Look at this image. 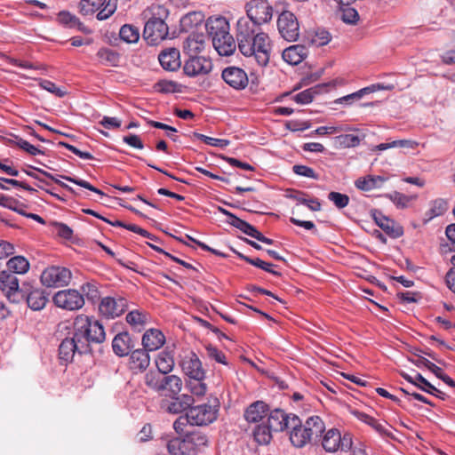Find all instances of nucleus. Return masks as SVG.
Returning <instances> with one entry per match:
<instances>
[{"instance_id":"1","label":"nucleus","mask_w":455,"mask_h":455,"mask_svg":"<svg viewBox=\"0 0 455 455\" xmlns=\"http://www.w3.org/2000/svg\"><path fill=\"white\" fill-rule=\"evenodd\" d=\"M105 339L102 324L86 315H78L73 323L72 336L63 339L59 347L60 360L67 364L72 362L76 353H91V343H101Z\"/></svg>"},{"instance_id":"2","label":"nucleus","mask_w":455,"mask_h":455,"mask_svg":"<svg viewBox=\"0 0 455 455\" xmlns=\"http://www.w3.org/2000/svg\"><path fill=\"white\" fill-rule=\"evenodd\" d=\"M236 40L240 52L253 57L257 63L265 67L269 61L271 44L267 34L261 31L250 19L240 18L236 23Z\"/></svg>"},{"instance_id":"3","label":"nucleus","mask_w":455,"mask_h":455,"mask_svg":"<svg viewBox=\"0 0 455 455\" xmlns=\"http://www.w3.org/2000/svg\"><path fill=\"white\" fill-rule=\"evenodd\" d=\"M168 14V10L160 4H152L142 12L144 19H148L143 37L148 44H156L168 36L169 28L164 21Z\"/></svg>"},{"instance_id":"4","label":"nucleus","mask_w":455,"mask_h":455,"mask_svg":"<svg viewBox=\"0 0 455 455\" xmlns=\"http://www.w3.org/2000/svg\"><path fill=\"white\" fill-rule=\"evenodd\" d=\"M26 285L22 283L20 286L19 279L13 273L6 270L0 272V290L10 302L19 304L23 301Z\"/></svg>"},{"instance_id":"5","label":"nucleus","mask_w":455,"mask_h":455,"mask_svg":"<svg viewBox=\"0 0 455 455\" xmlns=\"http://www.w3.org/2000/svg\"><path fill=\"white\" fill-rule=\"evenodd\" d=\"M80 12L83 15H92L99 11L97 19H108L116 10V0H81Z\"/></svg>"},{"instance_id":"6","label":"nucleus","mask_w":455,"mask_h":455,"mask_svg":"<svg viewBox=\"0 0 455 455\" xmlns=\"http://www.w3.org/2000/svg\"><path fill=\"white\" fill-rule=\"evenodd\" d=\"M219 403L215 400L214 404L204 403L196 406H190L188 411V419L193 426H206L217 419Z\"/></svg>"},{"instance_id":"7","label":"nucleus","mask_w":455,"mask_h":455,"mask_svg":"<svg viewBox=\"0 0 455 455\" xmlns=\"http://www.w3.org/2000/svg\"><path fill=\"white\" fill-rule=\"evenodd\" d=\"M247 16L255 24L259 27L267 23L273 17V7L267 0H251L246 4Z\"/></svg>"},{"instance_id":"8","label":"nucleus","mask_w":455,"mask_h":455,"mask_svg":"<svg viewBox=\"0 0 455 455\" xmlns=\"http://www.w3.org/2000/svg\"><path fill=\"white\" fill-rule=\"evenodd\" d=\"M277 28L281 36L289 42H294L299 36V25L297 17L290 11H283L277 19Z\"/></svg>"},{"instance_id":"9","label":"nucleus","mask_w":455,"mask_h":455,"mask_svg":"<svg viewBox=\"0 0 455 455\" xmlns=\"http://www.w3.org/2000/svg\"><path fill=\"white\" fill-rule=\"evenodd\" d=\"M71 271L63 267L52 266L45 268L41 275V282L46 287H61L69 283Z\"/></svg>"},{"instance_id":"10","label":"nucleus","mask_w":455,"mask_h":455,"mask_svg":"<svg viewBox=\"0 0 455 455\" xmlns=\"http://www.w3.org/2000/svg\"><path fill=\"white\" fill-rule=\"evenodd\" d=\"M322 446L327 452H336L339 450L347 451L352 447V439L349 435L341 436L336 428L326 431L322 438Z\"/></svg>"},{"instance_id":"11","label":"nucleus","mask_w":455,"mask_h":455,"mask_svg":"<svg viewBox=\"0 0 455 455\" xmlns=\"http://www.w3.org/2000/svg\"><path fill=\"white\" fill-rule=\"evenodd\" d=\"M128 308L126 299L116 296H107L101 299L99 305L100 315L107 319H114L123 315Z\"/></svg>"},{"instance_id":"12","label":"nucleus","mask_w":455,"mask_h":455,"mask_svg":"<svg viewBox=\"0 0 455 455\" xmlns=\"http://www.w3.org/2000/svg\"><path fill=\"white\" fill-rule=\"evenodd\" d=\"M53 302L58 307L77 310L84 305V299L78 291L68 289L58 291L53 297Z\"/></svg>"},{"instance_id":"13","label":"nucleus","mask_w":455,"mask_h":455,"mask_svg":"<svg viewBox=\"0 0 455 455\" xmlns=\"http://www.w3.org/2000/svg\"><path fill=\"white\" fill-rule=\"evenodd\" d=\"M212 68V61L200 56H190L183 67L184 73L191 77L207 75Z\"/></svg>"},{"instance_id":"14","label":"nucleus","mask_w":455,"mask_h":455,"mask_svg":"<svg viewBox=\"0 0 455 455\" xmlns=\"http://www.w3.org/2000/svg\"><path fill=\"white\" fill-rule=\"evenodd\" d=\"M221 76L229 86L235 90L244 89L249 83L246 72L235 66L224 68Z\"/></svg>"},{"instance_id":"15","label":"nucleus","mask_w":455,"mask_h":455,"mask_svg":"<svg viewBox=\"0 0 455 455\" xmlns=\"http://www.w3.org/2000/svg\"><path fill=\"white\" fill-rule=\"evenodd\" d=\"M180 367L189 379L205 378V371L202 367V363L193 352H190L181 359Z\"/></svg>"},{"instance_id":"16","label":"nucleus","mask_w":455,"mask_h":455,"mask_svg":"<svg viewBox=\"0 0 455 455\" xmlns=\"http://www.w3.org/2000/svg\"><path fill=\"white\" fill-rule=\"evenodd\" d=\"M372 217L376 224L391 238H398L403 235V227L383 215L379 211H373Z\"/></svg>"},{"instance_id":"17","label":"nucleus","mask_w":455,"mask_h":455,"mask_svg":"<svg viewBox=\"0 0 455 455\" xmlns=\"http://www.w3.org/2000/svg\"><path fill=\"white\" fill-rule=\"evenodd\" d=\"M27 301L28 307L32 310L43 309L47 301V296L44 290L39 288H32L28 284L26 285V292H24L23 301Z\"/></svg>"},{"instance_id":"18","label":"nucleus","mask_w":455,"mask_h":455,"mask_svg":"<svg viewBox=\"0 0 455 455\" xmlns=\"http://www.w3.org/2000/svg\"><path fill=\"white\" fill-rule=\"evenodd\" d=\"M288 429H291L290 440L295 447L302 448L309 443L307 437V433L297 415H295L294 418H291V421H290V427Z\"/></svg>"},{"instance_id":"19","label":"nucleus","mask_w":455,"mask_h":455,"mask_svg":"<svg viewBox=\"0 0 455 455\" xmlns=\"http://www.w3.org/2000/svg\"><path fill=\"white\" fill-rule=\"evenodd\" d=\"M186 449V455H195L201 451L208 444L207 436L201 432L186 434L183 437Z\"/></svg>"},{"instance_id":"20","label":"nucleus","mask_w":455,"mask_h":455,"mask_svg":"<svg viewBox=\"0 0 455 455\" xmlns=\"http://www.w3.org/2000/svg\"><path fill=\"white\" fill-rule=\"evenodd\" d=\"M171 401L164 403L162 406L169 413L179 414L190 408L195 400L192 395H181L170 396Z\"/></svg>"},{"instance_id":"21","label":"nucleus","mask_w":455,"mask_h":455,"mask_svg":"<svg viewBox=\"0 0 455 455\" xmlns=\"http://www.w3.org/2000/svg\"><path fill=\"white\" fill-rule=\"evenodd\" d=\"M295 414H287L283 410L275 409L270 411L267 425L275 432L283 431L290 427V421Z\"/></svg>"},{"instance_id":"22","label":"nucleus","mask_w":455,"mask_h":455,"mask_svg":"<svg viewBox=\"0 0 455 455\" xmlns=\"http://www.w3.org/2000/svg\"><path fill=\"white\" fill-rule=\"evenodd\" d=\"M206 30L213 42V39L224 36L229 32V24L224 17H211L206 22Z\"/></svg>"},{"instance_id":"23","label":"nucleus","mask_w":455,"mask_h":455,"mask_svg":"<svg viewBox=\"0 0 455 455\" xmlns=\"http://www.w3.org/2000/svg\"><path fill=\"white\" fill-rule=\"evenodd\" d=\"M158 60L163 68L168 71L177 70L180 67V51L176 48L164 50Z\"/></svg>"},{"instance_id":"24","label":"nucleus","mask_w":455,"mask_h":455,"mask_svg":"<svg viewBox=\"0 0 455 455\" xmlns=\"http://www.w3.org/2000/svg\"><path fill=\"white\" fill-rule=\"evenodd\" d=\"M150 363V357L145 349L132 351L129 358V367L133 372H142Z\"/></svg>"},{"instance_id":"25","label":"nucleus","mask_w":455,"mask_h":455,"mask_svg":"<svg viewBox=\"0 0 455 455\" xmlns=\"http://www.w3.org/2000/svg\"><path fill=\"white\" fill-rule=\"evenodd\" d=\"M165 342L164 335L156 329L148 330L142 337V345L146 351H156Z\"/></svg>"},{"instance_id":"26","label":"nucleus","mask_w":455,"mask_h":455,"mask_svg":"<svg viewBox=\"0 0 455 455\" xmlns=\"http://www.w3.org/2000/svg\"><path fill=\"white\" fill-rule=\"evenodd\" d=\"M303 425L307 433L308 443L317 441L325 430L324 423L319 416L309 417Z\"/></svg>"},{"instance_id":"27","label":"nucleus","mask_w":455,"mask_h":455,"mask_svg":"<svg viewBox=\"0 0 455 455\" xmlns=\"http://www.w3.org/2000/svg\"><path fill=\"white\" fill-rule=\"evenodd\" d=\"M182 388V380L176 375L163 376L162 383L156 386V392H167L169 396H176Z\"/></svg>"},{"instance_id":"28","label":"nucleus","mask_w":455,"mask_h":455,"mask_svg":"<svg viewBox=\"0 0 455 455\" xmlns=\"http://www.w3.org/2000/svg\"><path fill=\"white\" fill-rule=\"evenodd\" d=\"M307 49L301 44H295L286 48L282 54L283 60L291 64L298 65L307 56Z\"/></svg>"},{"instance_id":"29","label":"nucleus","mask_w":455,"mask_h":455,"mask_svg":"<svg viewBox=\"0 0 455 455\" xmlns=\"http://www.w3.org/2000/svg\"><path fill=\"white\" fill-rule=\"evenodd\" d=\"M132 347V339L128 332L118 333L113 339L112 348L118 356L127 355Z\"/></svg>"},{"instance_id":"30","label":"nucleus","mask_w":455,"mask_h":455,"mask_svg":"<svg viewBox=\"0 0 455 455\" xmlns=\"http://www.w3.org/2000/svg\"><path fill=\"white\" fill-rule=\"evenodd\" d=\"M204 48V40L203 35L191 34L183 44V51L190 56H196Z\"/></svg>"},{"instance_id":"31","label":"nucleus","mask_w":455,"mask_h":455,"mask_svg":"<svg viewBox=\"0 0 455 455\" xmlns=\"http://www.w3.org/2000/svg\"><path fill=\"white\" fill-rule=\"evenodd\" d=\"M212 45L221 56H229L233 54L236 47L235 42L229 32L227 35H224V36L213 39Z\"/></svg>"},{"instance_id":"32","label":"nucleus","mask_w":455,"mask_h":455,"mask_svg":"<svg viewBox=\"0 0 455 455\" xmlns=\"http://www.w3.org/2000/svg\"><path fill=\"white\" fill-rule=\"evenodd\" d=\"M267 411L268 405L262 401H257L247 408L244 418L248 422H258L267 415Z\"/></svg>"},{"instance_id":"33","label":"nucleus","mask_w":455,"mask_h":455,"mask_svg":"<svg viewBox=\"0 0 455 455\" xmlns=\"http://www.w3.org/2000/svg\"><path fill=\"white\" fill-rule=\"evenodd\" d=\"M173 351L164 349L156 358V365L161 374H168L174 367Z\"/></svg>"},{"instance_id":"34","label":"nucleus","mask_w":455,"mask_h":455,"mask_svg":"<svg viewBox=\"0 0 455 455\" xmlns=\"http://www.w3.org/2000/svg\"><path fill=\"white\" fill-rule=\"evenodd\" d=\"M387 178L383 176L367 175L357 179L355 186L363 191H370L374 188H381Z\"/></svg>"},{"instance_id":"35","label":"nucleus","mask_w":455,"mask_h":455,"mask_svg":"<svg viewBox=\"0 0 455 455\" xmlns=\"http://www.w3.org/2000/svg\"><path fill=\"white\" fill-rule=\"evenodd\" d=\"M7 269L6 271H10L11 273L16 274H26L29 269V262L23 256H15L11 258L7 261Z\"/></svg>"},{"instance_id":"36","label":"nucleus","mask_w":455,"mask_h":455,"mask_svg":"<svg viewBox=\"0 0 455 455\" xmlns=\"http://www.w3.org/2000/svg\"><path fill=\"white\" fill-rule=\"evenodd\" d=\"M448 209L447 202L443 198L433 200L429 204V209L426 212L427 220L429 221L435 217L443 215Z\"/></svg>"},{"instance_id":"37","label":"nucleus","mask_w":455,"mask_h":455,"mask_svg":"<svg viewBox=\"0 0 455 455\" xmlns=\"http://www.w3.org/2000/svg\"><path fill=\"white\" fill-rule=\"evenodd\" d=\"M148 320V315L140 310H132L126 315V322L133 328L140 330Z\"/></svg>"},{"instance_id":"38","label":"nucleus","mask_w":455,"mask_h":455,"mask_svg":"<svg viewBox=\"0 0 455 455\" xmlns=\"http://www.w3.org/2000/svg\"><path fill=\"white\" fill-rule=\"evenodd\" d=\"M273 429L268 425H258L253 430V436L259 444H267L272 439Z\"/></svg>"},{"instance_id":"39","label":"nucleus","mask_w":455,"mask_h":455,"mask_svg":"<svg viewBox=\"0 0 455 455\" xmlns=\"http://www.w3.org/2000/svg\"><path fill=\"white\" fill-rule=\"evenodd\" d=\"M119 36L128 44L137 43L140 38V31L138 28L125 24L120 28Z\"/></svg>"},{"instance_id":"40","label":"nucleus","mask_w":455,"mask_h":455,"mask_svg":"<svg viewBox=\"0 0 455 455\" xmlns=\"http://www.w3.org/2000/svg\"><path fill=\"white\" fill-rule=\"evenodd\" d=\"M58 20L60 24L67 25L69 28H77L80 31H85L84 26L79 19L68 12H60L58 15Z\"/></svg>"},{"instance_id":"41","label":"nucleus","mask_w":455,"mask_h":455,"mask_svg":"<svg viewBox=\"0 0 455 455\" xmlns=\"http://www.w3.org/2000/svg\"><path fill=\"white\" fill-rule=\"evenodd\" d=\"M204 378L191 379L187 382V387L192 395L196 396H204L207 391V386L204 382Z\"/></svg>"},{"instance_id":"42","label":"nucleus","mask_w":455,"mask_h":455,"mask_svg":"<svg viewBox=\"0 0 455 455\" xmlns=\"http://www.w3.org/2000/svg\"><path fill=\"white\" fill-rule=\"evenodd\" d=\"M374 87L375 85L365 87L355 92L339 98L335 100V103L351 105L355 100H360L364 94L374 92Z\"/></svg>"},{"instance_id":"43","label":"nucleus","mask_w":455,"mask_h":455,"mask_svg":"<svg viewBox=\"0 0 455 455\" xmlns=\"http://www.w3.org/2000/svg\"><path fill=\"white\" fill-rule=\"evenodd\" d=\"M228 223L231 226L238 228L245 235L251 236L255 230V227L246 222L245 220H241L235 215H230V219L227 220Z\"/></svg>"},{"instance_id":"44","label":"nucleus","mask_w":455,"mask_h":455,"mask_svg":"<svg viewBox=\"0 0 455 455\" xmlns=\"http://www.w3.org/2000/svg\"><path fill=\"white\" fill-rule=\"evenodd\" d=\"M365 135L362 136L355 134H342L336 137L338 143L343 148H353L360 144V141L364 139Z\"/></svg>"},{"instance_id":"45","label":"nucleus","mask_w":455,"mask_h":455,"mask_svg":"<svg viewBox=\"0 0 455 455\" xmlns=\"http://www.w3.org/2000/svg\"><path fill=\"white\" fill-rule=\"evenodd\" d=\"M340 19L343 22L350 25H355L359 20V14L355 8L348 5H344L340 9Z\"/></svg>"},{"instance_id":"46","label":"nucleus","mask_w":455,"mask_h":455,"mask_svg":"<svg viewBox=\"0 0 455 455\" xmlns=\"http://www.w3.org/2000/svg\"><path fill=\"white\" fill-rule=\"evenodd\" d=\"M416 143L408 140H394L388 143H380L375 147V150L383 151L392 148H414Z\"/></svg>"},{"instance_id":"47","label":"nucleus","mask_w":455,"mask_h":455,"mask_svg":"<svg viewBox=\"0 0 455 455\" xmlns=\"http://www.w3.org/2000/svg\"><path fill=\"white\" fill-rule=\"evenodd\" d=\"M155 89L162 93H173L180 92V84L173 81L161 80L155 84Z\"/></svg>"},{"instance_id":"48","label":"nucleus","mask_w":455,"mask_h":455,"mask_svg":"<svg viewBox=\"0 0 455 455\" xmlns=\"http://www.w3.org/2000/svg\"><path fill=\"white\" fill-rule=\"evenodd\" d=\"M167 449L171 455H186L183 438H174L168 442Z\"/></svg>"},{"instance_id":"49","label":"nucleus","mask_w":455,"mask_h":455,"mask_svg":"<svg viewBox=\"0 0 455 455\" xmlns=\"http://www.w3.org/2000/svg\"><path fill=\"white\" fill-rule=\"evenodd\" d=\"M312 44L319 47L327 44L331 41V35L325 29H317L311 36Z\"/></svg>"},{"instance_id":"50","label":"nucleus","mask_w":455,"mask_h":455,"mask_svg":"<svg viewBox=\"0 0 455 455\" xmlns=\"http://www.w3.org/2000/svg\"><path fill=\"white\" fill-rule=\"evenodd\" d=\"M195 137H196L200 140L204 141L207 145L220 148H225L226 147H228L229 145V140H228L212 138V137H209V136H206V135H204L201 133H195Z\"/></svg>"},{"instance_id":"51","label":"nucleus","mask_w":455,"mask_h":455,"mask_svg":"<svg viewBox=\"0 0 455 455\" xmlns=\"http://www.w3.org/2000/svg\"><path fill=\"white\" fill-rule=\"evenodd\" d=\"M328 199L331 201L339 209L345 208L349 203L348 196L339 192H331L328 195Z\"/></svg>"},{"instance_id":"52","label":"nucleus","mask_w":455,"mask_h":455,"mask_svg":"<svg viewBox=\"0 0 455 455\" xmlns=\"http://www.w3.org/2000/svg\"><path fill=\"white\" fill-rule=\"evenodd\" d=\"M316 92H317L315 88H309V89H307L303 92L297 93L293 97V100L299 104H308L313 100Z\"/></svg>"},{"instance_id":"53","label":"nucleus","mask_w":455,"mask_h":455,"mask_svg":"<svg viewBox=\"0 0 455 455\" xmlns=\"http://www.w3.org/2000/svg\"><path fill=\"white\" fill-rule=\"evenodd\" d=\"M61 178L66 180H68V181H69V182L76 184V185H78V186H80L82 188L89 189V190H91V191H92V192H94V193H96V194H98V195H100L101 196H105V194L101 190H100L97 188L93 187L92 185H91L86 180H81V179H77V178H74V177L64 176V175H62Z\"/></svg>"},{"instance_id":"54","label":"nucleus","mask_w":455,"mask_h":455,"mask_svg":"<svg viewBox=\"0 0 455 455\" xmlns=\"http://www.w3.org/2000/svg\"><path fill=\"white\" fill-rule=\"evenodd\" d=\"M292 171L295 174H297L299 176L311 178L314 180H318V178H319L318 174L315 173L314 169H312L311 167L306 166V165H301V164L293 165Z\"/></svg>"},{"instance_id":"55","label":"nucleus","mask_w":455,"mask_h":455,"mask_svg":"<svg viewBox=\"0 0 455 455\" xmlns=\"http://www.w3.org/2000/svg\"><path fill=\"white\" fill-rule=\"evenodd\" d=\"M415 379L418 382L417 387L422 391L427 392L428 394H435V392H439V389L434 387L420 373H416Z\"/></svg>"},{"instance_id":"56","label":"nucleus","mask_w":455,"mask_h":455,"mask_svg":"<svg viewBox=\"0 0 455 455\" xmlns=\"http://www.w3.org/2000/svg\"><path fill=\"white\" fill-rule=\"evenodd\" d=\"M206 351H207L208 356L211 359L216 361L217 363H222L224 365L228 364L225 354L222 351H220V349H218L217 347H215L212 345H209L206 347Z\"/></svg>"},{"instance_id":"57","label":"nucleus","mask_w":455,"mask_h":455,"mask_svg":"<svg viewBox=\"0 0 455 455\" xmlns=\"http://www.w3.org/2000/svg\"><path fill=\"white\" fill-rule=\"evenodd\" d=\"M15 139H16V140L14 141V143L20 148L23 149L24 151H26L29 155L36 156V155L43 154V152L40 149H38L37 148H36L35 146L30 144L28 141H27V140H23L21 138H18V137H16Z\"/></svg>"},{"instance_id":"58","label":"nucleus","mask_w":455,"mask_h":455,"mask_svg":"<svg viewBox=\"0 0 455 455\" xmlns=\"http://www.w3.org/2000/svg\"><path fill=\"white\" fill-rule=\"evenodd\" d=\"M246 262L252 265V266H255L260 269H263L268 273H271L273 274L274 275H277L279 276L281 274L277 271H275L271 268L272 267V264L271 263H267L259 258H255V259H246Z\"/></svg>"},{"instance_id":"59","label":"nucleus","mask_w":455,"mask_h":455,"mask_svg":"<svg viewBox=\"0 0 455 455\" xmlns=\"http://www.w3.org/2000/svg\"><path fill=\"white\" fill-rule=\"evenodd\" d=\"M163 376L161 373L150 371L145 376V383L151 389L156 392V386H160L162 383Z\"/></svg>"},{"instance_id":"60","label":"nucleus","mask_w":455,"mask_h":455,"mask_svg":"<svg viewBox=\"0 0 455 455\" xmlns=\"http://www.w3.org/2000/svg\"><path fill=\"white\" fill-rule=\"evenodd\" d=\"M387 197H388L396 206L401 208L406 207L410 202L409 196L399 192L388 194L387 195Z\"/></svg>"},{"instance_id":"61","label":"nucleus","mask_w":455,"mask_h":455,"mask_svg":"<svg viewBox=\"0 0 455 455\" xmlns=\"http://www.w3.org/2000/svg\"><path fill=\"white\" fill-rule=\"evenodd\" d=\"M40 86L47 92L60 98L66 94L62 89L59 88L54 83L49 80H42L40 82Z\"/></svg>"},{"instance_id":"62","label":"nucleus","mask_w":455,"mask_h":455,"mask_svg":"<svg viewBox=\"0 0 455 455\" xmlns=\"http://www.w3.org/2000/svg\"><path fill=\"white\" fill-rule=\"evenodd\" d=\"M59 145L61 146V147L66 148L68 150H70L71 152H73L75 155H76L77 156H79L82 159L92 160L94 158L93 156L91 153L81 151L80 149H78L75 146L70 145L68 143L60 141L59 143Z\"/></svg>"},{"instance_id":"63","label":"nucleus","mask_w":455,"mask_h":455,"mask_svg":"<svg viewBox=\"0 0 455 455\" xmlns=\"http://www.w3.org/2000/svg\"><path fill=\"white\" fill-rule=\"evenodd\" d=\"M54 227L59 236L65 239H70L72 237L73 230L66 224L55 222Z\"/></svg>"},{"instance_id":"64","label":"nucleus","mask_w":455,"mask_h":455,"mask_svg":"<svg viewBox=\"0 0 455 455\" xmlns=\"http://www.w3.org/2000/svg\"><path fill=\"white\" fill-rule=\"evenodd\" d=\"M123 140H124V142H125L126 144H128L129 146H131L132 148H139V149H142L144 148V145H143L140 138L136 134H130V135L124 136L123 138Z\"/></svg>"}]
</instances>
